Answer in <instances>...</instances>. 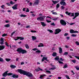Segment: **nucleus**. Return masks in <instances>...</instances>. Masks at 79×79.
Wrapping results in <instances>:
<instances>
[{
	"mask_svg": "<svg viewBox=\"0 0 79 79\" xmlns=\"http://www.w3.org/2000/svg\"><path fill=\"white\" fill-rule=\"evenodd\" d=\"M17 71H18V72L20 74H23V75H26V76H27L28 77H33L32 74L30 72L19 69L17 70Z\"/></svg>",
	"mask_w": 79,
	"mask_h": 79,
	"instance_id": "f257e3e1",
	"label": "nucleus"
},
{
	"mask_svg": "<svg viewBox=\"0 0 79 79\" xmlns=\"http://www.w3.org/2000/svg\"><path fill=\"white\" fill-rule=\"evenodd\" d=\"M8 71H7L4 73L2 74V76L3 77H6L7 75V76H11V75H13V73H8Z\"/></svg>",
	"mask_w": 79,
	"mask_h": 79,
	"instance_id": "f03ea898",
	"label": "nucleus"
},
{
	"mask_svg": "<svg viewBox=\"0 0 79 79\" xmlns=\"http://www.w3.org/2000/svg\"><path fill=\"white\" fill-rule=\"evenodd\" d=\"M46 17V16H43L37 18V19L38 21H44V19H45V18Z\"/></svg>",
	"mask_w": 79,
	"mask_h": 79,
	"instance_id": "7ed1b4c3",
	"label": "nucleus"
},
{
	"mask_svg": "<svg viewBox=\"0 0 79 79\" xmlns=\"http://www.w3.org/2000/svg\"><path fill=\"white\" fill-rule=\"evenodd\" d=\"M60 23L62 26H66V22L63 20H61L60 21Z\"/></svg>",
	"mask_w": 79,
	"mask_h": 79,
	"instance_id": "20e7f679",
	"label": "nucleus"
},
{
	"mask_svg": "<svg viewBox=\"0 0 79 79\" xmlns=\"http://www.w3.org/2000/svg\"><path fill=\"white\" fill-rule=\"evenodd\" d=\"M14 40H18L19 39H20V40H24V38L22 37H15L14 38Z\"/></svg>",
	"mask_w": 79,
	"mask_h": 79,
	"instance_id": "39448f33",
	"label": "nucleus"
},
{
	"mask_svg": "<svg viewBox=\"0 0 79 79\" xmlns=\"http://www.w3.org/2000/svg\"><path fill=\"white\" fill-rule=\"evenodd\" d=\"M56 32H55V34H59L61 31V30H60V29L58 28L55 30Z\"/></svg>",
	"mask_w": 79,
	"mask_h": 79,
	"instance_id": "423d86ee",
	"label": "nucleus"
},
{
	"mask_svg": "<svg viewBox=\"0 0 79 79\" xmlns=\"http://www.w3.org/2000/svg\"><path fill=\"white\" fill-rule=\"evenodd\" d=\"M70 32L71 34H73V33L75 34L76 33H79V32H78L77 31H74V30L73 29L70 30Z\"/></svg>",
	"mask_w": 79,
	"mask_h": 79,
	"instance_id": "0eeeda50",
	"label": "nucleus"
},
{
	"mask_svg": "<svg viewBox=\"0 0 79 79\" xmlns=\"http://www.w3.org/2000/svg\"><path fill=\"white\" fill-rule=\"evenodd\" d=\"M22 50L21 48H18L17 50V51L19 53H21L22 52Z\"/></svg>",
	"mask_w": 79,
	"mask_h": 79,
	"instance_id": "6e6552de",
	"label": "nucleus"
},
{
	"mask_svg": "<svg viewBox=\"0 0 79 79\" xmlns=\"http://www.w3.org/2000/svg\"><path fill=\"white\" fill-rule=\"evenodd\" d=\"M60 4L61 5H63L64 6H66V4L64 1H61L60 2Z\"/></svg>",
	"mask_w": 79,
	"mask_h": 79,
	"instance_id": "1a4fd4ad",
	"label": "nucleus"
},
{
	"mask_svg": "<svg viewBox=\"0 0 79 79\" xmlns=\"http://www.w3.org/2000/svg\"><path fill=\"white\" fill-rule=\"evenodd\" d=\"M17 6L18 4H15L12 8L13 9V10H17L18 9Z\"/></svg>",
	"mask_w": 79,
	"mask_h": 79,
	"instance_id": "9d476101",
	"label": "nucleus"
},
{
	"mask_svg": "<svg viewBox=\"0 0 79 79\" xmlns=\"http://www.w3.org/2000/svg\"><path fill=\"white\" fill-rule=\"evenodd\" d=\"M47 58H48L47 57H44L42 59V61H44V60H46V61H48V60H47Z\"/></svg>",
	"mask_w": 79,
	"mask_h": 79,
	"instance_id": "9b49d317",
	"label": "nucleus"
},
{
	"mask_svg": "<svg viewBox=\"0 0 79 79\" xmlns=\"http://www.w3.org/2000/svg\"><path fill=\"white\" fill-rule=\"evenodd\" d=\"M0 41L1 45H3L4 44V41L3 40V38H1L0 39Z\"/></svg>",
	"mask_w": 79,
	"mask_h": 79,
	"instance_id": "f8f14e48",
	"label": "nucleus"
},
{
	"mask_svg": "<svg viewBox=\"0 0 79 79\" xmlns=\"http://www.w3.org/2000/svg\"><path fill=\"white\" fill-rule=\"evenodd\" d=\"M36 1L35 2H34V5H38L40 2L39 0H36Z\"/></svg>",
	"mask_w": 79,
	"mask_h": 79,
	"instance_id": "ddd939ff",
	"label": "nucleus"
},
{
	"mask_svg": "<svg viewBox=\"0 0 79 79\" xmlns=\"http://www.w3.org/2000/svg\"><path fill=\"white\" fill-rule=\"evenodd\" d=\"M59 53H60V54H61L63 52V50H62V48H61V47H59Z\"/></svg>",
	"mask_w": 79,
	"mask_h": 79,
	"instance_id": "4468645a",
	"label": "nucleus"
},
{
	"mask_svg": "<svg viewBox=\"0 0 79 79\" xmlns=\"http://www.w3.org/2000/svg\"><path fill=\"white\" fill-rule=\"evenodd\" d=\"M12 77L14 78H18L19 76L17 75L14 74L12 76Z\"/></svg>",
	"mask_w": 79,
	"mask_h": 79,
	"instance_id": "2eb2a0df",
	"label": "nucleus"
},
{
	"mask_svg": "<svg viewBox=\"0 0 79 79\" xmlns=\"http://www.w3.org/2000/svg\"><path fill=\"white\" fill-rule=\"evenodd\" d=\"M68 15L70 16H74V14L73 13H72L71 12H69L68 14Z\"/></svg>",
	"mask_w": 79,
	"mask_h": 79,
	"instance_id": "dca6fc26",
	"label": "nucleus"
},
{
	"mask_svg": "<svg viewBox=\"0 0 79 79\" xmlns=\"http://www.w3.org/2000/svg\"><path fill=\"white\" fill-rule=\"evenodd\" d=\"M0 47H1V50H3L5 48V46L2 45H0Z\"/></svg>",
	"mask_w": 79,
	"mask_h": 79,
	"instance_id": "f3484780",
	"label": "nucleus"
},
{
	"mask_svg": "<svg viewBox=\"0 0 79 79\" xmlns=\"http://www.w3.org/2000/svg\"><path fill=\"white\" fill-rule=\"evenodd\" d=\"M45 76H46V75L43 74L40 76V79H43V77H45Z\"/></svg>",
	"mask_w": 79,
	"mask_h": 79,
	"instance_id": "a211bd4d",
	"label": "nucleus"
},
{
	"mask_svg": "<svg viewBox=\"0 0 79 79\" xmlns=\"http://www.w3.org/2000/svg\"><path fill=\"white\" fill-rule=\"evenodd\" d=\"M21 53L22 54H24V53H27V51L22 49Z\"/></svg>",
	"mask_w": 79,
	"mask_h": 79,
	"instance_id": "6ab92c4d",
	"label": "nucleus"
},
{
	"mask_svg": "<svg viewBox=\"0 0 79 79\" xmlns=\"http://www.w3.org/2000/svg\"><path fill=\"white\" fill-rule=\"evenodd\" d=\"M41 25L44 27H45L47 26V24L45 23H44V22H41Z\"/></svg>",
	"mask_w": 79,
	"mask_h": 79,
	"instance_id": "aec40b11",
	"label": "nucleus"
},
{
	"mask_svg": "<svg viewBox=\"0 0 79 79\" xmlns=\"http://www.w3.org/2000/svg\"><path fill=\"white\" fill-rule=\"evenodd\" d=\"M5 27H10V24H7L4 26Z\"/></svg>",
	"mask_w": 79,
	"mask_h": 79,
	"instance_id": "412c9836",
	"label": "nucleus"
},
{
	"mask_svg": "<svg viewBox=\"0 0 79 79\" xmlns=\"http://www.w3.org/2000/svg\"><path fill=\"white\" fill-rule=\"evenodd\" d=\"M32 40H35L37 39V38H36V37L35 36H32Z\"/></svg>",
	"mask_w": 79,
	"mask_h": 79,
	"instance_id": "4be33fe9",
	"label": "nucleus"
},
{
	"mask_svg": "<svg viewBox=\"0 0 79 79\" xmlns=\"http://www.w3.org/2000/svg\"><path fill=\"white\" fill-rule=\"evenodd\" d=\"M56 55H57V53L55 52H53L52 54V56H56Z\"/></svg>",
	"mask_w": 79,
	"mask_h": 79,
	"instance_id": "5701e85b",
	"label": "nucleus"
},
{
	"mask_svg": "<svg viewBox=\"0 0 79 79\" xmlns=\"http://www.w3.org/2000/svg\"><path fill=\"white\" fill-rule=\"evenodd\" d=\"M26 48L27 49H29V45L27 44H26L25 45Z\"/></svg>",
	"mask_w": 79,
	"mask_h": 79,
	"instance_id": "b1692460",
	"label": "nucleus"
},
{
	"mask_svg": "<svg viewBox=\"0 0 79 79\" xmlns=\"http://www.w3.org/2000/svg\"><path fill=\"white\" fill-rule=\"evenodd\" d=\"M44 45H43V44L40 43L38 45V47H44Z\"/></svg>",
	"mask_w": 79,
	"mask_h": 79,
	"instance_id": "393cba45",
	"label": "nucleus"
},
{
	"mask_svg": "<svg viewBox=\"0 0 79 79\" xmlns=\"http://www.w3.org/2000/svg\"><path fill=\"white\" fill-rule=\"evenodd\" d=\"M75 16L76 17H77L79 15V12H77L75 13Z\"/></svg>",
	"mask_w": 79,
	"mask_h": 79,
	"instance_id": "a878e982",
	"label": "nucleus"
},
{
	"mask_svg": "<svg viewBox=\"0 0 79 79\" xmlns=\"http://www.w3.org/2000/svg\"><path fill=\"white\" fill-rule=\"evenodd\" d=\"M54 59L55 60H56L57 61H58V60H59L60 59L59 58V56H57L54 58Z\"/></svg>",
	"mask_w": 79,
	"mask_h": 79,
	"instance_id": "bb28decb",
	"label": "nucleus"
},
{
	"mask_svg": "<svg viewBox=\"0 0 79 79\" xmlns=\"http://www.w3.org/2000/svg\"><path fill=\"white\" fill-rule=\"evenodd\" d=\"M10 67L11 68H16V66L13 65H11L10 66Z\"/></svg>",
	"mask_w": 79,
	"mask_h": 79,
	"instance_id": "cd10ccee",
	"label": "nucleus"
},
{
	"mask_svg": "<svg viewBox=\"0 0 79 79\" xmlns=\"http://www.w3.org/2000/svg\"><path fill=\"white\" fill-rule=\"evenodd\" d=\"M52 2L54 4H55L56 3H58V2H59V1H52Z\"/></svg>",
	"mask_w": 79,
	"mask_h": 79,
	"instance_id": "c85d7f7f",
	"label": "nucleus"
},
{
	"mask_svg": "<svg viewBox=\"0 0 79 79\" xmlns=\"http://www.w3.org/2000/svg\"><path fill=\"white\" fill-rule=\"evenodd\" d=\"M21 17H23V18H25V17H26V15H24L23 14H22L20 15Z\"/></svg>",
	"mask_w": 79,
	"mask_h": 79,
	"instance_id": "c756f323",
	"label": "nucleus"
},
{
	"mask_svg": "<svg viewBox=\"0 0 79 79\" xmlns=\"http://www.w3.org/2000/svg\"><path fill=\"white\" fill-rule=\"evenodd\" d=\"M48 31H49V32H50V33H53V31L50 30V29H48L47 30Z\"/></svg>",
	"mask_w": 79,
	"mask_h": 79,
	"instance_id": "7c9ffc66",
	"label": "nucleus"
},
{
	"mask_svg": "<svg viewBox=\"0 0 79 79\" xmlns=\"http://www.w3.org/2000/svg\"><path fill=\"white\" fill-rule=\"evenodd\" d=\"M0 61L1 62H3L4 61V60L3 59V58L0 57Z\"/></svg>",
	"mask_w": 79,
	"mask_h": 79,
	"instance_id": "2f4dec72",
	"label": "nucleus"
},
{
	"mask_svg": "<svg viewBox=\"0 0 79 79\" xmlns=\"http://www.w3.org/2000/svg\"><path fill=\"white\" fill-rule=\"evenodd\" d=\"M6 61L9 62V61H10L11 59H10L6 58Z\"/></svg>",
	"mask_w": 79,
	"mask_h": 79,
	"instance_id": "473e14b6",
	"label": "nucleus"
},
{
	"mask_svg": "<svg viewBox=\"0 0 79 79\" xmlns=\"http://www.w3.org/2000/svg\"><path fill=\"white\" fill-rule=\"evenodd\" d=\"M60 7V4H57L56 6V8H58Z\"/></svg>",
	"mask_w": 79,
	"mask_h": 79,
	"instance_id": "72a5a7b5",
	"label": "nucleus"
},
{
	"mask_svg": "<svg viewBox=\"0 0 79 79\" xmlns=\"http://www.w3.org/2000/svg\"><path fill=\"white\" fill-rule=\"evenodd\" d=\"M68 67V65L67 64H65L64 65V66L63 67V68H66Z\"/></svg>",
	"mask_w": 79,
	"mask_h": 79,
	"instance_id": "f704fd0d",
	"label": "nucleus"
},
{
	"mask_svg": "<svg viewBox=\"0 0 79 79\" xmlns=\"http://www.w3.org/2000/svg\"><path fill=\"white\" fill-rule=\"evenodd\" d=\"M68 54V52H65L64 53V55L65 56H67Z\"/></svg>",
	"mask_w": 79,
	"mask_h": 79,
	"instance_id": "c9c22d12",
	"label": "nucleus"
},
{
	"mask_svg": "<svg viewBox=\"0 0 79 79\" xmlns=\"http://www.w3.org/2000/svg\"><path fill=\"white\" fill-rule=\"evenodd\" d=\"M71 35L72 37H76L77 36V35L72 34Z\"/></svg>",
	"mask_w": 79,
	"mask_h": 79,
	"instance_id": "e433bc0d",
	"label": "nucleus"
},
{
	"mask_svg": "<svg viewBox=\"0 0 79 79\" xmlns=\"http://www.w3.org/2000/svg\"><path fill=\"white\" fill-rule=\"evenodd\" d=\"M72 61L73 63H76V60H72Z\"/></svg>",
	"mask_w": 79,
	"mask_h": 79,
	"instance_id": "4c0bfd02",
	"label": "nucleus"
},
{
	"mask_svg": "<svg viewBox=\"0 0 79 79\" xmlns=\"http://www.w3.org/2000/svg\"><path fill=\"white\" fill-rule=\"evenodd\" d=\"M58 62L60 64H63V62L60 61V60H59Z\"/></svg>",
	"mask_w": 79,
	"mask_h": 79,
	"instance_id": "58836bf2",
	"label": "nucleus"
},
{
	"mask_svg": "<svg viewBox=\"0 0 79 79\" xmlns=\"http://www.w3.org/2000/svg\"><path fill=\"white\" fill-rule=\"evenodd\" d=\"M36 53H41V52H40V51L39 50H38L36 51Z\"/></svg>",
	"mask_w": 79,
	"mask_h": 79,
	"instance_id": "ea45409f",
	"label": "nucleus"
},
{
	"mask_svg": "<svg viewBox=\"0 0 79 79\" xmlns=\"http://www.w3.org/2000/svg\"><path fill=\"white\" fill-rule=\"evenodd\" d=\"M6 35H7V34H4L2 35V37H5V36H6Z\"/></svg>",
	"mask_w": 79,
	"mask_h": 79,
	"instance_id": "a19ab883",
	"label": "nucleus"
},
{
	"mask_svg": "<svg viewBox=\"0 0 79 79\" xmlns=\"http://www.w3.org/2000/svg\"><path fill=\"white\" fill-rule=\"evenodd\" d=\"M75 44H76L77 45H79V42H78V41H76L75 42Z\"/></svg>",
	"mask_w": 79,
	"mask_h": 79,
	"instance_id": "79ce46f5",
	"label": "nucleus"
},
{
	"mask_svg": "<svg viewBox=\"0 0 79 79\" xmlns=\"http://www.w3.org/2000/svg\"><path fill=\"white\" fill-rule=\"evenodd\" d=\"M51 26H55V24L54 23H51Z\"/></svg>",
	"mask_w": 79,
	"mask_h": 79,
	"instance_id": "37998d69",
	"label": "nucleus"
},
{
	"mask_svg": "<svg viewBox=\"0 0 79 79\" xmlns=\"http://www.w3.org/2000/svg\"><path fill=\"white\" fill-rule=\"evenodd\" d=\"M52 14L53 15H58V14L56 12H53Z\"/></svg>",
	"mask_w": 79,
	"mask_h": 79,
	"instance_id": "c03bdc74",
	"label": "nucleus"
},
{
	"mask_svg": "<svg viewBox=\"0 0 79 79\" xmlns=\"http://www.w3.org/2000/svg\"><path fill=\"white\" fill-rule=\"evenodd\" d=\"M31 32H32V33L37 32L36 31H33V30H31Z\"/></svg>",
	"mask_w": 79,
	"mask_h": 79,
	"instance_id": "a18cd8bd",
	"label": "nucleus"
},
{
	"mask_svg": "<svg viewBox=\"0 0 79 79\" xmlns=\"http://www.w3.org/2000/svg\"><path fill=\"white\" fill-rule=\"evenodd\" d=\"M61 10H63L64 8V7L63 6H61Z\"/></svg>",
	"mask_w": 79,
	"mask_h": 79,
	"instance_id": "49530a36",
	"label": "nucleus"
},
{
	"mask_svg": "<svg viewBox=\"0 0 79 79\" xmlns=\"http://www.w3.org/2000/svg\"><path fill=\"white\" fill-rule=\"evenodd\" d=\"M32 50H34V51H35L36 50H38V49H37L36 48H35L34 49H33Z\"/></svg>",
	"mask_w": 79,
	"mask_h": 79,
	"instance_id": "de8ad7c7",
	"label": "nucleus"
},
{
	"mask_svg": "<svg viewBox=\"0 0 79 79\" xmlns=\"http://www.w3.org/2000/svg\"><path fill=\"white\" fill-rule=\"evenodd\" d=\"M10 3L11 4V5H13V4H14V3H13V1H10Z\"/></svg>",
	"mask_w": 79,
	"mask_h": 79,
	"instance_id": "09e8293b",
	"label": "nucleus"
},
{
	"mask_svg": "<svg viewBox=\"0 0 79 79\" xmlns=\"http://www.w3.org/2000/svg\"><path fill=\"white\" fill-rule=\"evenodd\" d=\"M35 71H37V72H38V71H40V70H39V69H35Z\"/></svg>",
	"mask_w": 79,
	"mask_h": 79,
	"instance_id": "8fccbe9b",
	"label": "nucleus"
},
{
	"mask_svg": "<svg viewBox=\"0 0 79 79\" xmlns=\"http://www.w3.org/2000/svg\"><path fill=\"white\" fill-rule=\"evenodd\" d=\"M6 45L7 46V47H9V45H8V44L6 42Z\"/></svg>",
	"mask_w": 79,
	"mask_h": 79,
	"instance_id": "3c124183",
	"label": "nucleus"
},
{
	"mask_svg": "<svg viewBox=\"0 0 79 79\" xmlns=\"http://www.w3.org/2000/svg\"><path fill=\"white\" fill-rule=\"evenodd\" d=\"M26 12H29V8H27V10H26Z\"/></svg>",
	"mask_w": 79,
	"mask_h": 79,
	"instance_id": "603ef678",
	"label": "nucleus"
},
{
	"mask_svg": "<svg viewBox=\"0 0 79 79\" xmlns=\"http://www.w3.org/2000/svg\"><path fill=\"white\" fill-rule=\"evenodd\" d=\"M46 73H51V72H50V71L49 70H47Z\"/></svg>",
	"mask_w": 79,
	"mask_h": 79,
	"instance_id": "864d4df0",
	"label": "nucleus"
},
{
	"mask_svg": "<svg viewBox=\"0 0 79 79\" xmlns=\"http://www.w3.org/2000/svg\"><path fill=\"white\" fill-rule=\"evenodd\" d=\"M75 57L76 58H77V59H78V60H79V56H75Z\"/></svg>",
	"mask_w": 79,
	"mask_h": 79,
	"instance_id": "5fc2aeb1",
	"label": "nucleus"
},
{
	"mask_svg": "<svg viewBox=\"0 0 79 79\" xmlns=\"http://www.w3.org/2000/svg\"><path fill=\"white\" fill-rule=\"evenodd\" d=\"M5 7V5H2V6H1V8H3V9H4V7Z\"/></svg>",
	"mask_w": 79,
	"mask_h": 79,
	"instance_id": "6e6d98bb",
	"label": "nucleus"
},
{
	"mask_svg": "<svg viewBox=\"0 0 79 79\" xmlns=\"http://www.w3.org/2000/svg\"><path fill=\"white\" fill-rule=\"evenodd\" d=\"M46 21H47V23H50L51 22V21H49L48 20H47Z\"/></svg>",
	"mask_w": 79,
	"mask_h": 79,
	"instance_id": "4d7b16f0",
	"label": "nucleus"
},
{
	"mask_svg": "<svg viewBox=\"0 0 79 79\" xmlns=\"http://www.w3.org/2000/svg\"><path fill=\"white\" fill-rule=\"evenodd\" d=\"M60 16H61V18L64 17V15H63L60 14Z\"/></svg>",
	"mask_w": 79,
	"mask_h": 79,
	"instance_id": "13d9d810",
	"label": "nucleus"
},
{
	"mask_svg": "<svg viewBox=\"0 0 79 79\" xmlns=\"http://www.w3.org/2000/svg\"><path fill=\"white\" fill-rule=\"evenodd\" d=\"M50 18V19H52V18H51V17H50V16H47V17H46V18Z\"/></svg>",
	"mask_w": 79,
	"mask_h": 79,
	"instance_id": "bf43d9fd",
	"label": "nucleus"
},
{
	"mask_svg": "<svg viewBox=\"0 0 79 79\" xmlns=\"http://www.w3.org/2000/svg\"><path fill=\"white\" fill-rule=\"evenodd\" d=\"M51 69H52V70H54V69H56V68H51Z\"/></svg>",
	"mask_w": 79,
	"mask_h": 79,
	"instance_id": "052dcab7",
	"label": "nucleus"
},
{
	"mask_svg": "<svg viewBox=\"0 0 79 79\" xmlns=\"http://www.w3.org/2000/svg\"><path fill=\"white\" fill-rule=\"evenodd\" d=\"M15 31H14V32H13V33H12L11 34V36H12L13 34H15Z\"/></svg>",
	"mask_w": 79,
	"mask_h": 79,
	"instance_id": "680f3d73",
	"label": "nucleus"
},
{
	"mask_svg": "<svg viewBox=\"0 0 79 79\" xmlns=\"http://www.w3.org/2000/svg\"><path fill=\"white\" fill-rule=\"evenodd\" d=\"M71 73H73V75H74V74H75V73H74V72L73 70H72L71 71Z\"/></svg>",
	"mask_w": 79,
	"mask_h": 79,
	"instance_id": "e2e57ef3",
	"label": "nucleus"
},
{
	"mask_svg": "<svg viewBox=\"0 0 79 79\" xmlns=\"http://www.w3.org/2000/svg\"><path fill=\"white\" fill-rule=\"evenodd\" d=\"M68 35V33H65L64 35V36H67Z\"/></svg>",
	"mask_w": 79,
	"mask_h": 79,
	"instance_id": "0e129e2a",
	"label": "nucleus"
},
{
	"mask_svg": "<svg viewBox=\"0 0 79 79\" xmlns=\"http://www.w3.org/2000/svg\"><path fill=\"white\" fill-rule=\"evenodd\" d=\"M60 61H64V60L63 59H62V58H60Z\"/></svg>",
	"mask_w": 79,
	"mask_h": 79,
	"instance_id": "69168bd1",
	"label": "nucleus"
},
{
	"mask_svg": "<svg viewBox=\"0 0 79 79\" xmlns=\"http://www.w3.org/2000/svg\"><path fill=\"white\" fill-rule=\"evenodd\" d=\"M76 69H77V70H79V67H76Z\"/></svg>",
	"mask_w": 79,
	"mask_h": 79,
	"instance_id": "338daca9",
	"label": "nucleus"
},
{
	"mask_svg": "<svg viewBox=\"0 0 79 79\" xmlns=\"http://www.w3.org/2000/svg\"><path fill=\"white\" fill-rule=\"evenodd\" d=\"M65 77H66V78H67L69 77V76H68V75H65Z\"/></svg>",
	"mask_w": 79,
	"mask_h": 79,
	"instance_id": "774afa93",
	"label": "nucleus"
}]
</instances>
